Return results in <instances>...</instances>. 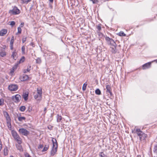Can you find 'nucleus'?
I'll return each mask as SVG.
<instances>
[{"mask_svg":"<svg viewBox=\"0 0 157 157\" xmlns=\"http://www.w3.org/2000/svg\"><path fill=\"white\" fill-rule=\"evenodd\" d=\"M105 38L107 43L113 46L112 47H111L112 49L111 51L112 52L114 53H116L117 52L116 44L114 40L112 39L107 36H105Z\"/></svg>","mask_w":157,"mask_h":157,"instance_id":"obj_1","label":"nucleus"},{"mask_svg":"<svg viewBox=\"0 0 157 157\" xmlns=\"http://www.w3.org/2000/svg\"><path fill=\"white\" fill-rule=\"evenodd\" d=\"M134 130L139 137L140 140H144L147 137V135L142 132L140 129L135 128Z\"/></svg>","mask_w":157,"mask_h":157,"instance_id":"obj_2","label":"nucleus"},{"mask_svg":"<svg viewBox=\"0 0 157 157\" xmlns=\"http://www.w3.org/2000/svg\"><path fill=\"white\" fill-rule=\"evenodd\" d=\"M53 143V146L51 151V154L52 155H54L56 153L58 147L56 139L52 138V140Z\"/></svg>","mask_w":157,"mask_h":157,"instance_id":"obj_3","label":"nucleus"},{"mask_svg":"<svg viewBox=\"0 0 157 157\" xmlns=\"http://www.w3.org/2000/svg\"><path fill=\"white\" fill-rule=\"evenodd\" d=\"M42 91L41 88H38L37 89V92L34 94V97L35 99L37 100L40 101L42 98Z\"/></svg>","mask_w":157,"mask_h":157,"instance_id":"obj_4","label":"nucleus"},{"mask_svg":"<svg viewBox=\"0 0 157 157\" xmlns=\"http://www.w3.org/2000/svg\"><path fill=\"white\" fill-rule=\"evenodd\" d=\"M12 134L14 139L17 141L19 144H21L22 143V139L16 132L15 131H12Z\"/></svg>","mask_w":157,"mask_h":157,"instance_id":"obj_5","label":"nucleus"},{"mask_svg":"<svg viewBox=\"0 0 157 157\" xmlns=\"http://www.w3.org/2000/svg\"><path fill=\"white\" fill-rule=\"evenodd\" d=\"M18 131L20 133L25 136L28 135L29 133V131L24 128L19 129Z\"/></svg>","mask_w":157,"mask_h":157,"instance_id":"obj_6","label":"nucleus"},{"mask_svg":"<svg viewBox=\"0 0 157 157\" xmlns=\"http://www.w3.org/2000/svg\"><path fill=\"white\" fill-rule=\"evenodd\" d=\"M9 13L13 14H17L20 13V11L17 7H14L12 10L9 11Z\"/></svg>","mask_w":157,"mask_h":157,"instance_id":"obj_7","label":"nucleus"},{"mask_svg":"<svg viewBox=\"0 0 157 157\" xmlns=\"http://www.w3.org/2000/svg\"><path fill=\"white\" fill-rule=\"evenodd\" d=\"M18 88V86L16 84H11L9 86L8 89L11 91H15Z\"/></svg>","mask_w":157,"mask_h":157,"instance_id":"obj_8","label":"nucleus"},{"mask_svg":"<svg viewBox=\"0 0 157 157\" xmlns=\"http://www.w3.org/2000/svg\"><path fill=\"white\" fill-rule=\"evenodd\" d=\"M13 100L15 102H19L21 99V96L19 94H16L15 96H13Z\"/></svg>","mask_w":157,"mask_h":157,"instance_id":"obj_9","label":"nucleus"},{"mask_svg":"<svg viewBox=\"0 0 157 157\" xmlns=\"http://www.w3.org/2000/svg\"><path fill=\"white\" fill-rule=\"evenodd\" d=\"M29 78L28 75H23L20 76L19 79L21 81H25L28 80Z\"/></svg>","mask_w":157,"mask_h":157,"instance_id":"obj_10","label":"nucleus"},{"mask_svg":"<svg viewBox=\"0 0 157 157\" xmlns=\"http://www.w3.org/2000/svg\"><path fill=\"white\" fill-rule=\"evenodd\" d=\"M7 32V30L6 29H3L0 31V36H3L6 34Z\"/></svg>","mask_w":157,"mask_h":157,"instance_id":"obj_11","label":"nucleus"},{"mask_svg":"<svg viewBox=\"0 0 157 157\" xmlns=\"http://www.w3.org/2000/svg\"><path fill=\"white\" fill-rule=\"evenodd\" d=\"M151 65V63L150 62L146 63L143 65L142 68L143 69H145L148 68L150 67Z\"/></svg>","mask_w":157,"mask_h":157,"instance_id":"obj_12","label":"nucleus"},{"mask_svg":"<svg viewBox=\"0 0 157 157\" xmlns=\"http://www.w3.org/2000/svg\"><path fill=\"white\" fill-rule=\"evenodd\" d=\"M17 53L16 52V50H14L12 52V54L11 55V57L13 58L15 60H16L17 58Z\"/></svg>","mask_w":157,"mask_h":157,"instance_id":"obj_13","label":"nucleus"},{"mask_svg":"<svg viewBox=\"0 0 157 157\" xmlns=\"http://www.w3.org/2000/svg\"><path fill=\"white\" fill-rule=\"evenodd\" d=\"M106 89L107 90V92L109 93L110 95H112V92L111 91V86L109 85L106 86Z\"/></svg>","mask_w":157,"mask_h":157,"instance_id":"obj_14","label":"nucleus"},{"mask_svg":"<svg viewBox=\"0 0 157 157\" xmlns=\"http://www.w3.org/2000/svg\"><path fill=\"white\" fill-rule=\"evenodd\" d=\"M6 55V53L4 48L2 49L0 51V56L2 57H4Z\"/></svg>","mask_w":157,"mask_h":157,"instance_id":"obj_15","label":"nucleus"},{"mask_svg":"<svg viewBox=\"0 0 157 157\" xmlns=\"http://www.w3.org/2000/svg\"><path fill=\"white\" fill-rule=\"evenodd\" d=\"M96 28L98 29V30L97 31V32L98 33L99 35L100 36H103V35L101 33L99 32L101 30V25H98L96 26Z\"/></svg>","mask_w":157,"mask_h":157,"instance_id":"obj_16","label":"nucleus"},{"mask_svg":"<svg viewBox=\"0 0 157 157\" xmlns=\"http://www.w3.org/2000/svg\"><path fill=\"white\" fill-rule=\"evenodd\" d=\"M16 147L17 150H19L20 151H23V149L20 144H16Z\"/></svg>","mask_w":157,"mask_h":157,"instance_id":"obj_17","label":"nucleus"},{"mask_svg":"<svg viewBox=\"0 0 157 157\" xmlns=\"http://www.w3.org/2000/svg\"><path fill=\"white\" fill-rule=\"evenodd\" d=\"M5 117L6 118L7 123L8 124H10L11 120L9 115L8 116H6Z\"/></svg>","mask_w":157,"mask_h":157,"instance_id":"obj_18","label":"nucleus"},{"mask_svg":"<svg viewBox=\"0 0 157 157\" xmlns=\"http://www.w3.org/2000/svg\"><path fill=\"white\" fill-rule=\"evenodd\" d=\"M18 120L20 121H25L26 118L25 117L18 116Z\"/></svg>","mask_w":157,"mask_h":157,"instance_id":"obj_19","label":"nucleus"},{"mask_svg":"<svg viewBox=\"0 0 157 157\" xmlns=\"http://www.w3.org/2000/svg\"><path fill=\"white\" fill-rule=\"evenodd\" d=\"M57 118V121L58 122H60L61 121V120L62 119V117L61 116L59 115V114H57L56 116Z\"/></svg>","mask_w":157,"mask_h":157,"instance_id":"obj_20","label":"nucleus"},{"mask_svg":"<svg viewBox=\"0 0 157 157\" xmlns=\"http://www.w3.org/2000/svg\"><path fill=\"white\" fill-rule=\"evenodd\" d=\"M23 98L25 100H26L28 98V94L25 93L23 94Z\"/></svg>","mask_w":157,"mask_h":157,"instance_id":"obj_21","label":"nucleus"},{"mask_svg":"<svg viewBox=\"0 0 157 157\" xmlns=\"http://www.w3.org/2000/svg\"><path fill=\"white\" fill-rule=\"evenodd\" d=\"M49 146L48 145H46L44 147L42 150V151H47L48 148Z\"/></svg>","mask_w":157,"mask_h":157,"instance_id":"obj_22","label":"nucleus"},{"mask_svg":"<svg viewBox=\"0 0 157 157\" xmlns=\"http://www.w3.org/2000/svg\"><path fill=\"white\" fill-rule=\"evenodd\" d=\"M95 92L96 94L98 95H100L101 94V91L99 89H97L95 91Z\"/></svg>","mask_w":157,"mask_h":157,"instance_id":"obj_23","label":"nucleus"},{"mask_svg":"<svg viewBox=\"0 0 157 157\" xmlns=\"http://www.w3.org/2000/svg\"><path fill=\"white\" fill-rule=\"evenodd\" d=\"M25 57L24 56L22 57L20 59V60L19 61V63H23L25 61Z\"/></svg>","mask_w":157,"mask_h":157,"instance_id":"obj_24","label":"nucleus"},{"mask_svg":"<svg viewBox=\"0 0 157 157\" xmlns=\"http://www.w3.org/2000/svg\"><path fill=\"white\" fill-rule=\"evenodd\" d=\"M41 62V59L40 58H38L36 59V63H40Z\"/></svg>","mask_w":157,"mask_h":157,"instance_id":"obj_25","label":"nucleus"},{"mask_svg":"<svg viewBox=\"0 0 157 157\" xmlns=\"http://www.w3.org/2000/svg\"><path fill=\"white\" fill-rule=\"evenodd\" d=\"M21 29L20 27H18L17 28L18 32L16 33L17 35L18 33L21 34Z\"/></svg>","mask_w":157,"mask_h":157,"instance_id":"obj_26","label":"nucleus"},{"mask_svg":"<svg viewBox=\"0 0 157 157\" xmlns=\"http://www.w3.org/2000/svg\"><path fill=\"white\" fill-rule=\"evenodd\" d=\"M118 35L120 36H126L123 32H120L118 33Z\"/></svg>","mask_w":157,"mask_h":157,"instance_id":"obj_27","label":"nucleus"},{"mask_svg":"<svg viewBox=\"0 0 157 157\" xmlns=\"http://www.w3.org/2000/svg\"><path fill=\"white\" fill-rule=\"evenodd\" d=\"M25 46H22L21 48V51L23 54H25Z\"/></svg>","mask_w":157,"mask_h":157,"instance_id":"obj_28","label":"nucleus"},{"mask_svg":"<svg viewBox=\"0 0 157 157\" xmlns=\"http://www.w3.org/2000/svg\"><path fill=\"white\" fill-rule=\"evenodd\" d=\"M87 85V84L86 83H84L83 84L82 87V89L83 91H84L86 90Z\"/></svg>","mask_w":157,"mask_h":157,"instance_id":"obj_29","label":"nucleus"},{"mask_svg":"<svg viewBox=\"0 0 157 157\" xmlns=\"http://www.w3.org/2000/svg\"><path fill=\"white\" fill-rule=\"evenodd\" d=\"M4 155L6 156L8 155V149L7 148H5L4 149Z\"/></svg>","mask_w":157,"mask_h":157,"instance_id":"obj_30","label":"nucleus"},{"mask_svg":"<svg viewBox=\"0 0 157 157\" xmlns=\"http://www.w3.org/2000/svg\"><path fill=\"white\" fill-rule=\"evenodd\" d=\"M4 100L3 99H0V106H2L4 104Z\"/></svg>","mask_w":157,"mask_h":157,"instance_id":"obj_31","label":"nucleus"},{"mask_svg":"<svg viewBox=\"0 0 157 157\" xmlns=\"http://www.w3.org/2000/svg\"><path fill=\"white\" fill-rule=\"evenodd\" d=\"M25 107L24 106H21L20 107V110L22 112L25 111Z\"/></svg>","mask_w":157,"mask_h":157,"instance_id":"obj_32","label":"nucleus"},{"mask_svg":"<svg viewBox=\"0 0 157 157\" xmlns=\"http://www.w3.org/2000/svg\"><path fill=\"white\" fill-rule=\"evenodd\" d=\"M99 156L101 157H106V156L103 153V152H100L99 153Z\"/></svg>","mask_w":157,"mask_h":157,"instance_id":"obj_33","label":"nucleus"},{"mask_svg":"<svg viewBox=\"0 0 157 157\" xmlns=\"http://www.w3.org/2000/svg\"><path fill=\"white\" fill-rule=\"evenodd\" d=\"M14 67H13L12 68V69L11 70V71L10 72V74L11 75H13V73L14 71Z\"/></svg>","mask_w":157,"mask_h":157,"instance_id":"obj_34","label":"nucleus"},{"mask_svg":"<svg viewBox=\"0 0 157 157\" xmlns=\"http://www.w3.org/2000/svg\"><path fill=\"white\" fill-rule=\"evenodd\" d=\"M30 70V69L29 68H28L27 69H25L23 71V72L24 73H26L27 72H29Z\"/></svg>","mask_w":157,"mask_h":157,"instance_id":"obj_35","label":"nucleus"},{"mask_svg":"<svg viewBox=\"0 0 157 157\" xmlns=\"http://www.w3.org/2000/svg\"><path fill=\"white\" fill-rule=\"evenodd\" d=\"M10 22V25L12 26H13L15 25V23L14 21H12L11 22Z\"/></svg>","mask_w":157,"mask_h":157,"instance_id":"obj_36","label":"nucleus"},{"mask_svg":"<svg viewBox=\"0 0 157 157\" xmlns=\"http://www.w3.org/2000/svg\"><path fill=\"white\" fill-rule=\"evenodd\" d=\"M31 0H22V2L23 3H27L30 2Z\"/></svg>","mask_w":157,"mask_h":157,"instance_id":"obj_37","label":"nucleus"},{"mask_svg":"<svg viewBox=\"0 0 157 157\" xmlns=\"http://www.w3.org/2000/svg\"><path fill=\"white\" fill-rule=\"evenodd\" d=\"M3 114L5 117L6 116H8V115H9V114L7 113V112L5 111H3Z\"/></svg>","mask_w":157,"mask_h":157,"instance_id":"obj_38","label":"nucleus"},{"mask_svg":"<svg viewBox=\"0 0 157 157\" xmlns=\"http://www.w3.org/2000/svg\"><path fill=\"white\" fill-rule=\"evenodd\" d=\"M26 37H23L22 38V42L23 43H24L26 41Z\"/></svg>","mask_w":157,"mask_h":157,"instance_id":"obj_39","label":"nucleus"},{"mask_svg":"<svg viewBox=\"0 0 157 157\" xmlns=\"http://www.w3.org/2000/svg\"><path fill=\"white\" fill-rule=\"evenodd\" d=\"M2 147V142L1 139H0V151L1 150Z\"/></svg>","mask_w":157,"mask_h":157,"instance_id":"obj_40","label":"nucleus"},{"mask_svg":"<svg viewBox=\"0 0 157 157\" xmlns=\"http://www.w3.org/2000/svg\"><path fill=\"white\" fill-rule=\"evenodd\" d=\"M46 110H47L46 108V107L44 108V113H43V115L44 116L45 115L46 112Z\"/></svg>","mask_w":157,"mask_h":157,"instance_id":"obj_41","label":"nucleus"},{"mask_svg":"<svg viewBox=\"0 0 157 157\" xmlns=\"http://www.w3.org/2000/svg\"><path fill=\"white\" fill-rule=\"evenodd\" d=\"M24 25V22H22L21 23V24L20 25V27L21 28V27H23V26Z\"/></svg>","mask_w":157,"mask_h":157,"instance_id":"obj_42","label":"nucleus"},{"mask_svg":"<svg viewBox=\"0 0 157 157\" xmlns=\"http://www.w3.org/2000/svg\"><path fill=\"white\" fill-rule=\"evenodd\" d=\"M25 157H31V156L28 153L26 154L25 155Z\"/></svg>","mask_w":157,"mask_h":157,"instance_id":"obj_43","label":"nucleus"},{"mask_svg":"<svg viewBox=\"0 0 157 157\" xmlns=\"http://www.w3.org/2000/svg\"><path fill=\"white\" fill-rule=\"evenodd\" d=\"M14 41L10 40V45H13Z\"/></svg>","mask_w":157,"mask_h":157,"instance_id":"obj_44","label":"nucleus"},{"mask_svg":"<svg viewBox=\"0 0 157 157\" xmlns=\"http://www.w3.org/2000/svg\"><path fill=\"white\" fill-rule=\"evenodd\" d=\"M10 48L11 50H13V45H10Z\"/></svg>","mask_w":157,"mask_h":157,"instance_id":"obj_45","label":"nucleus"},{"mask_svg":"<svg viewBox=\"0 0 157 157\" xmlns=\"http://www.w3.org/2000/svg\"><path fill=\"white\" fill-rule=\"evenodd\" d=\"M157 151V147H156L154 148V151L157 152L156 151Z\"/></svg>","mask_w":157,"mask_h":157,"instance_id":"obj_46","label":"nucleus"},{"mask_svg":"<svg viewBox=\"0 0 157 157\" xmlns=\"http://www.w3.org/2000/svg\"><path fill=\"white\" fill-rule=\"evenodd\" d=\"M11 40L14 41V37L13 36L12 37Z\"/></svg>","mask_w":157,"mask_h":157,"instance_id":"obj_47","label":"nucleus"},{"mask_svg":"<svg viewBox=\"0 0 157 157\" xmlns=\"http://www.w3.org/2000/svg\"><path fill=\"white\" fill-rule=\"evenodd\" d=\"M43 147V145H40L39 146V148H42Z\"/></svg>","mask_w":157,"mask_h":157,"instance_id":"obj_48","label":"nucleus"},{"mask_svg":"<svg viewBox=\"0 0 157 157\" xmlns=\"http://www.w3.org/2000/svg\"><path fill=\"white\" fill-rule=\"evenodd\" d=\"M49 1L51 3H52L53 2V0H49Z\"/></svg>","mask_w":157,"mask_h":157,"instance_id":"obj_49","label":"nucleus"},{"mask_svg":"<svg viewBox=\"0 0 157 157\" xmlns=\"http://www.w3.org/2000/svg\"><path fill=\"white\" fill-rule=\"evenodd\" d=\"M154 61H156V62L157 63V59H156Z\"/></svg>","mask_w":157,"mask_h":157,"instance_id":"obj_50","label":"nucleus"},{"mask_svg":"<svg viewBox=\"0 0 157 157\" xmlns=\"http://www.w3.org/2000/svg\"><path fill=\"white\" fill-rule=\"evenodd\" d=\"M10 157H14L12 156H10Z\"/></svg>","mask_w":157,"mask_h":157,"instance_id":"obj_51","label":"nucleus"},{"mask_svg":"<svg viewBox=\"0 0 157 157\" xmlns=\"http://www.w3.org/2000/svg\"><path fill=\"white\" fill-rule=\"evenodd\" d=\"M154 157H157V156H154Z\"/></svg>","mask_w":157,"mask_h":157,"instance_id":"obj_52","label":"nucleus"}]
</instances>
